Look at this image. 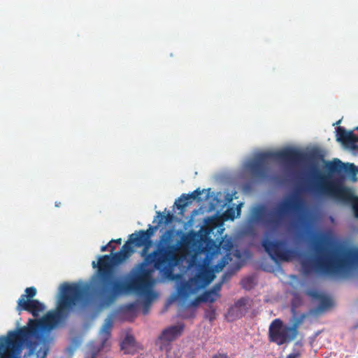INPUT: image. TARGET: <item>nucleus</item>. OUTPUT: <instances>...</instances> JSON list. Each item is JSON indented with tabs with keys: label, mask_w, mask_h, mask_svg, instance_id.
<instances>
[{
	"label": "nucleus",
	"mask_w": 358,
	"mask_h": 358,
	"mask_svg": "<svg viewBox=\"0 0 358 358\" xmlns=\"http://www.w3.org/2000/svg\"><path fill=\"white\" fill-rule=\"evenodd\" d=\"M60 292L55 310L49 311L41 319H29L27 326L8 332L0 346V358H20L24 345L29 348V356L34 355L39 344L49 351L53 338L46 332L53 329L83 301L86 289L78 284L65 282L61 285Z\"/></svg>",
	"instance_id": "nucleus-1"
},
{
	"label": "nucleus",
	"mask_w": 358,
	"mask_h": 358,
	"mask_svg": "<svg viewBox=\"0 0 358 358\" xmlns=\"http://www.w3.org/2000/svg\"><path fill=\"white\" fill-rule=\"evenodd\" d=\"M115 246H111L110 255L99 257L98 262H92L93 268L97 271L92 278V293L102 306H109L121 294L133 292L150 299L153 292L152 273L155 269L154 251L145 256L143 262L137 264L130 271L127 282L117 278L113 266L127 259V255L120 250L114 252Z\"/></svg>",
	"instance_id": "nucleus-2"
},
{
	"label": "nucleus",
	"mask_w": 358,
	"mask_h": 358,
	"mask_svg": "<svg viewBox=\"0 0 358 358\" xmlns=\"http://www.w3.org/2000/svg\"><path fill=\"white\" fill-rule=\"evenodd\" d=\"M174 234V230H166L160 237L159 244L154 250L155 269L167 277L173 274L174 268L182 260V256L179 252H187L196 247L199 243L198 234L191 231L183 234L176 244H171Z\"/></svg>",
	"instance_id": "nucleus-3"
},
{
	"label": "nucleus",
	"mask_w": 358,
	"mask_h": 358,
	"mask_svg": "<svg viewBox=\"0 0 358 358\" xmlns=\"http://www.w3.org/2000/svg\"><path fill=\"white\" fill-rule=\"evenodd\" d=\"M325 168L329 174H323L316 168L314 173L317 181L313 186V191L320 196L329 197L338 201L350 202L353 199L352 191L336 180L331 179V175L343 173L355 175L357 169L353 164L343 163L338 159L327 162Z\"/></svg>",
	"instance_id": "nucleus-4"
},
{
	"label": "nucleus",
	"mask_w": 358,
	"mask_h": 358,
	"mask_svg": "<svg viewBox=\"0 0 358 358\" xmlns=\"http://www.w3.org/2000/svg\"><path fill=\"white\" fill-rule=\"evenodd\" d=\"M323 238L315 243L317 257L313 260L306 259L301 261V267L305 273L313 270L325 275H334L343 270L347 264V258L341 256L335 249H327L322 246Z\"/></svg>",
	"instance_id": "nucleus-5"
},
{
	"label": "nucleus",
	"mask_w": 358,
	"mask_h": 358,
	"mask_svg": "<svg viewBox=\"0 0 358 358\" xmlns=\"http://www.w3.org/2000/svg\"><path fill=\"white\" fill-rule=\"evenodd\" d=\"M303 205L302 199L299 196H294L271 209L264 206L257 207L254 213V219L270 231L276 232L282 226L286 215L301 212Z\"/></svg>",
	"instance_id": "nucleus-6"
},
{
	"label": "nucleus",
	"mask_w": 358,
	"mask_h": 358,
	"mask_svg": "<svg viewBox=\"0 0 358 358\" xmlns=\"http://www.w3.org/2000/svg\"><path fill=\"white\" fill-rule=\"evenodd\" d=\"M306 159L304 152L293 148H286L277 152H263L257 156L255 159L248 164V169L257 178H264L266 176V163L270 159H275L282 163L287 168H294Z\"/></svg>",
	"instance_id": "nucleus-7"
},
{
	"label": "nucleus",
	"mask_w": 358,
	"mask_h": 358,
	"mask_svg": "<svg viewBox=\"0 0 358 358\" xmlns=\"http://www.w3.org/2000/svg\"><path fill=\"white\" fill-rule=\"evenodd\" d=\"M300 320L295 322L292 326L284 324L282 320H273L268 327V338L278 345L288 343L294 340L298 334Z\"/></svg>",
	"instance_id": "nucleus-8"
},
{
	"label": "nucleus",
	"mask_w": 358,
	"mask_h": 358,
	"mask_svg": "<svg viewBox=\"0 0 358 358\" xmlns=\"http://www.w3.org/2000/svg\"><path fill=\"white\" fill-rule=\"evenodd\" d=\"M214 278L215 275L212 270L200 265L196 275L182 285L179 294L182 298L186 299L209 285Z\"/></svg>",
	"instance_id": "nucleus-9"
},
{
	"label": "nucleus",
	"mask_w": 358,
	"mask_h": 358,
	"mask_svg": "<svg viewBox=\"0 0 358 358\" xmlns=\"http://www.w3.org/2000/svg\"><path fill=\"white\" fill-rule=\"evenodd\" d=\"M262 245L271 258L276 262H288L301 256L298 250L287 248L286 242L283 240L271 241L266 238L262 241Z\"/></svg>",
	"instance_id": "nucleus-10"
},
{
	"label": "nucleus",
	"mask_w": 358,
	"mask_h": 358,
	"mask_svg": "<svg viewBox=\"0 0 358 358\" xmlns=\"http://www.w3.org/2000/svg\"><path fill=\"white\" fill-rule=\"evenodd\" d=\"M184 329L183 324L173 325L164 329L159 336L158 344L161 350H165L166 352V358H180V356L176 354L171 349V342L178 337L180 336Z\"/></svg>",
	"instance_id": "nucleus-11"
},
{
	"label": "nucleus",
	"mask_w": 358,
	"mask_h": 358,
	"mask_svg": "<svg viewBox=\"0 0 358 358\" xmlns=\"http://www.w3.org/2000/svg\"><path fill=\"white\" fill-rule=\"evenodd\" d=\"M159 229V225L151 226L147 230H139L136 231V238H131V241L134 243L135 247L139 248L144 246L142 252L143 255L147 252L148 248L151 245L152 241L151 237L154 235L155 232Z\"/></svg>",
	"instance_id": "nucleus-12"
},
{
	"label": "nucleus",
	"mask_w": 358,
	"mask_h": 358,
	"mask_svg": "<svg viewBox=\"0 0 358 358\" xmlns=\"http://www.w3.org/2000/svg\"><path fill=\"white\" fill-rule=\"evenodd\" d=\"M17 303V311L20 313L22 310L27 311L35 317H38L45 309V305L37 299H27V301L18 299Z\"/></svg>",
	"instance_id": "nucleus-13"
},
{
	"label": "nucleus",
	"mask_w": 358,
	"mask_h": 358,
	"mask_svg": "<svg viewBox=\"0 0 358 358\" xmlns=\"http://www.w3.org/2000/svg\"><path fill=\"white\" fill-rule=\"evenodd\" d=\"M337 141L343 143H349L358 150V136L352 131H347L344 127H338L336 129Z\"/></svg>",
	"instance_id": "nucleus-14"
},
{
	"label": "nucleus",
	"mask_w": 358,
	"mask_h": 358,
	"mask_svg": "<svg viewBox=\"0 0 358 358\" xmlns=\"http://www.w3.org/2000/svg\"><path fill=\"white\" fill-rule=\"evenodd\" d=\"M202 194V191L197 188L194 191H193L191 194H182L176 201L175 205L176 208L183 212L185 208L190 204L194 200L199 198V196Z\"/></svg>",
	"instance_id": "nucleus-15"
},
{
	"label": "nucleus",
	"mask_w": 358,
	"mask_h": 358,
	"mask_svg": "<svg viewBox=\"0 0 358 358\" xmlns=\"http://www.w3.org/2000/svg\"><path fill=\"white\" fill-rule=\"evenodd\" d=\"M248 300L246 298H241L238 299L234 305L229 308L228 311L229 315H234L238 318L241 317L248 309Z\"/></svg>",
	"instance_id": "nucleus-16"
},
{
	"label": "nucleus",
	"mask_w": 358,
	"mask_h": 358,
	"mask_svg": "<svg viewBox=\"0 0 358 358\" xmlns=\"http://www.w3.org/2000/svg\"><path fill=\"white\" fill-rule=\"evenodd\" d=\"M113 325V321L112 317L106 318L99 333L100 338L102 341V346H103L105 342L110 338Z\"/></svg>",
	"instance_id": "nucleus-17"
},
{
	"label": "nucleus",
	"mask_w": 358,
	"mask_h": 358,
	"mask_svg": "<svg viewBox=\"0 0 358 358\" xmlns=\"http://www.w3.org/2000/svg\"><path fill=\"white\" fill-rule=\"evenodd\" d=\"M113 325V321L112 317L106 318L99 333L100 338L102 341V346H103L105 342L110 338Z\"/></svg>",
	"instance_id": "nucleus-18"
},
{
	"label": "nucleus",
	"mask_w": 358,
	"mask_h": 358,
	"mask_svg": "<svg viewBox=\"0 0 358 358\" xmlns=\"http://www.w3.org/2000/svg\"><path fill=\"white\" fill-rule=\"evenodd\" d=\"M220 297V295H216L215 291L211 289L206 291L202 295H201L197 299L191 303L192 306H196L199 301L213 303L217 299Z\"/></svg>",
	"instance_id": "nucleus-19"
},
{
	"label": "nucleus",
	"mask_w": 358,
	"mask_h": 358,
	"mask_svg": "<svg viewBox=\"0 0 358 358\" xmlns=\"http://www.w3.org/2000/svg\"><path fill=\"white\" fill-rule=\"evenodd\" d=\"M121 350H124L125 354L133 353L135 348V339L131 335H127L124 339L122 341Z\"/></svg>",
	"instance_id": "nucleus-20"
},
{
	"label": "nucleus",
	"mask_w": 358,
	"mask_h": 358,
	"mask_svg": "<svg viewBox=\"0 0 358 358\" xmlns=\"http://www.w3.org/2000/svg\"><path fill=\"white\" fill-rule=\"evenodd\" d=\"M313 296L315 298L319 299V301H320L319 309H320V310L327 309V308H329L332 304L331 300L326 296L317 294H314Z\"/></svg>",
	"instance_id": "nucleus-21"
},
{
	"label": "nucleus",
	"mask_w": 358,
	"mask_h": 358,
	"mask_svg": "<svg viewBox=\"0 0 358 358\" xmlns=\"http://www.w3.org/2000/svg\"><path fill=\"white\" fill-rule=\"evenodd\" d=\"M135 236H136L135 234H131L129 237V240L123 245V246L120 249V251L124 252V254L125 255H127L128 258L131 256V255L134 252L133 248L131 247V245H134V243L131 242V238H136Z\"/></svg>",
	"instance_id": "nucleus-22"
},
{
	"label": "nucleus",
	"mask_w": 358,
	"mask_h": 358,
	"mask_svg": "<svg viewBox=\"0 0 358 358\" xmlns=\"http://www.w3.org/2000/svg\"><path fill=\"white\" fill-rule=\"evenodd\" d=\"M37 293L36 289L34 287H27L24 290V294H22L19 299H23V301H27V299H33Z\"/></svg>",
	"instance_id": "nucleus-23"
},
{
	"label": "nucleus",
	"mask_w": 358,
	"mask_h": 358,
	"mask_svg": "<svg viewBox=\"0 0 358 358\" xmlns=\"http://www.w3.org/2000/svg\"><path fill=\"white\" fill-rule=\"evenodd\" d=\"M352 201V208L355 217L358 218V197H355L350 201Z\"/></svg>",
	"instance_id": "nucleus-24"
},
{
	"label": "nucleus",
	"mask_w": 358,
	"mask_h": 358,
	"mask_svg": "<svg viewBox=\"0 0 358 358\" xmlns=\"http://www.w3.org/2000/svg\"><path fill=\"white\" fill-rule=\"evenodd\" d=\"M224 215L227 217V219L234 220L235 218V210L232 208L227 209Z\"/></svg>",
	"instance_id": "nucleus-25"
},
{
	"label": "nucleus",
	"mask_w": 358,
	"mask_h": 358,
	"mask_svg": "<svg viewBox=\"0 0 358 358\" xmlns=\"http://www.w3.org/2000/svg\"><path fill=\"white\" fill-rule=\"evenodd\" d=\"M48 350L41 348L36 352V358H45L48 355Z\"/></svg>",
	"instance_id": "nucleus-26"
},
{
	"label": "nucleus",
	"mask_w": 358,
	"mask_h": 358,
	"mask_svg": "<svg viewBox=\"0 0 358 358\" xmlns=\"http://www.w3.org/2000/svg\"><path fill=\"white\" fill-rule=\"evenodd\" d=\"M164 224H168L173 221V215L170 213H168L166 215L164 214Z\"/></svg>",
	"instance_id": "nucleus-27"
},
{
	"label": "nucleus",
	"mask_w": 358,
	"mask_h": 358,
	"mask_svg": "<svg viewBox=\"0 0 358 358\" xmlns=\"http://www.w3.org/2000/svg\"><path fill=\"white\" fill-rule=\"evenodd\" d=\"M301 356V353L298 350H294L292 352L289 354L286 358H299Z\"/></svg>",
	"instance_id": "nucleus-28"
},
{
	"label": "nucleus",
	"mask_w": 358,
	"mask_h": 358,
	"mask_svg": "<svg viewBox=\"0 0 358 358\" xmlns=\"http://www.w3.org/2000/svg\"><path fill=\"white\" fill-rule=\"evenodd\" d=\"M163 216H164V213H162L161 212H157V217L159 219V221L157 223V225H159V227L161 226V224L162 223H164V217Z\"/></svg>",
	"instance_id": "nucleus-29"
},
{
	"label": "nucleus",
	"mask_w": 358,
	"mask_h": 358,
	"mask_svg": "<svg viewBox=\"0 0 358 358\" xmlns=\"http://www.w3.org/2000/svg\"><path fill=\"white\" fill-rule=\"evenodd\" d=\"M221 289V283L216 284L211 289L212 291H215L216 295H220L219 292Z\"/></svg>",
	"instance_id": "nucleus-30"
},
{
	"label": "nucleus",
	"mask_w": 358,
	"mask_h": 358,
	"mask_svg": "<svg viewBox=\"0 0 358 358\" xmlns=\"http://www.w3.org/2000/svg\"><path fill=\"white\" fill-rule=\"evenodd\" d=\"M111 245H110V243L109 242L107 245H103L101 247V252H105L107 250L108 248L110 247L111 248Z\"/></svg>",
	"instance_id": "nucleus-31"
},
{
	"label": "nucleus",
	"mask_w": 358,
	"mask_h": 358,
	"mask_svg": "<svg viewBox=\"0 0 358 358\" xmlns=\"http://www.w3.org/2000/svg\"><path fill=\"white\" fill-rule=\"evenodd\" d=\"M212 358H228L226 354H218L214 355Z\"/></svg>",
	"instance_id": "nucleus-32"
},
{
	"label": "nucleus",
	"mask_w": 358,
	"mask_h": 358,
	"mask_svg": "<svg viewBox=\"0 0 358 358\" xmlns=\"http://www.w3.org/2000/svg\"><path fill=\"white\" fill-rule=\"evenodd\" d=\"M110 243H115L117 244H121L122 243V238H117V239H112Z\"/></svg>",
	"instance_id": "nucleus-33"
},
{
	"label": "nucleus",
	"mask_w": 358,
	"mask_h": 358,
	"mask_svg": "<svg viewBox=\"0 0 358 358\" xmlns=\"http://www.w3.org/2000/svg\"><path fill=\"white\" fill-rule=\"evenodd\" d=\"M251 280L250 279H246L242 281V285L244 288H248L246 283L250 282Z\"/></svg>",
	"instance_id": "nucleus-34"
},
{
	"label": "nucleus",
	"mask_w": 358,
	"mask_h": 358,
	"mask_svg": "<svg viewBox=\"0 0 358 358\" xmlns=\"http://www.w3.org/2000/svg\"><path fill=\"white\" fill-rule=\"evenodd\" d=\"M241 205L238 206L237 207V208H236L238 215H239V214H240V212H241Z\"/></svg>",
	"instance_id": "nucleus-35"
},
{
	"label": "nucleus",
	"mask_w": 358,
	"mask_h": 358,
	"mask_svg": "<svg viewBox=\"0 0 358 358\" xmlns=\"http://www.w3.org/2000/svg\"><path fill=\"white\" fill-rule=\"evenodd\" d=\"M132 307H133V304H129V305L128 306V308H129V309L131 308Z\"/></svg>",
	"instance_id": "nucleus-36"
},
{
	"label": "nucleus",
	"mask_w": 358,
	"mask_h": 358,
	"mask_svg": "<svg viewBox=\"0 0 358 358\" xmlns=\"http://www.w3.org/2000/svg\"><path fill=\"white\" fill-rule=\"evenodd\" d=\"M143 312H144V314H146V313H148V310L144 309V311H143Z\"/></svg>",
	"instance_id": "nucleus-37"
},
{
	"label": "nucleus",
	"mask_w": 358,
	"mask_h": 358,
	"mask_svg": "<svg viewBox=\"0 0 358 358\" xmlns=\"http://www.w3.org/2000/svg\"><path fill=\"white\" fill-rule=\"evenodd\" d=\"M213 319H214V317H213V315H210V320H213Z\"/></svg>",
	"instance_id": "nucleus-38"
},
{
	"label": "nucleus",
	"mask_w": 358,
	"mask_h": 358,
	"mask_svg": "<svg viewBox=\"0 0 358 358\" xmlns=\"http://www.w3.org/2000/svg\"><path fill=\"white\" fill-rule=\"evenodd\" d=\"M340 122H341V120H338V121L336 122V124H340Z\"/></svg>",
	"instance_id": "nucleus-39"
},
{
	"label": "nucleus",
	"mask_w": 358,
	"mask_h": 358,
	"mask_svg": "<svg viewBox=\"0 0 358 358\" xmlns=\"http://www.w3.org/2000/svg\"><path fill=\"white\" fill-rule=\"evenodd\" d=\"M355 129L358 131V126Z\"/></svg>",
	"instance_id": "nucleus-40"
},
{
	"label": "nucleus",
	"mask_w": 358,
	"mask_h": 358,
	"mask_svg": "<svg viewBox=\"0 0 358 358\" xmlns=\"http://www.w3.org/2000/svg\"><path fill=\"white\" fill-rule=\"evenodd\" d=\"M357 148H358V145H357Z\"/></svg>",
	"instance_id": "nucleus-41"
}]
</instances>
